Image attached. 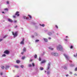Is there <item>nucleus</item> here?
I'll list each match as a JSON object with an SVG mask.
<instances>
[{
  "mask_svg": "<svg viewBox=\"0 0 77 77\" xmlns=\"http://www.w3.org/2000/svg\"><path fill=\"white\" fill-rule=\"evenodd\" d=\"M19 14V12L18 11H17L15 14V15H17V17H19L20 16V14Z\"/></svg>",
  "mask_w": 77,
  "mask_h": 77,
  "instance_id": "7",
  "label": "nucleus"
},
{
  "mask_svg": "<svg viewBox=\"0 0 77 77\" xmlns=\"http://www.w3.org/2000/svg\"><path fill=\"white\" fill-rule=\"evenodd\" d=\"M9 66H6L5 69H6L7 68H9Z\"/></svg>",
  "mask_w": 77,
  "mask_h": 77,
  "instance_id": "15",
  "label": "nucleus"
},
{
  "mask_svg": "<svg viewBox=\"0 0 77 77\" xmlns=\"http://www.w3.org/2000/svg\"><path fill=\"white\" fill-rule=\"evenodd\" d=\"M50 69V66H48L47 68V69L48 70Z\"/></svg>",
  "mask_w": 77,
  "mask_h": 77,
  "instance_id": "21",
  "label": "nucleus"
},
{
  "mask_svg": "<svg viewBox=\"0 0 77 77\" xmlns=\"http://www.w3.org/2000/svg\"><path fill=\"white\" fill-rule=\"evenodd\" d=\"M70 74H72V72H70Z\"/></svg>",
  "mask_w": 77,
  "mask_h": 77,
  "instance_id": "55",
  "label": "nucleus"
},
{
  "mask_svg": "<svg viewBox=\"0 0 77 77\" xmlns=\"http://www.w3.org/2000/svg\"><path fill=\"white\" fill-rule=\"evenodd\" d=\"M51 54L52 56H58V54L56 53L52 52Z\"/></svg>",
  "mask_w": 77,
  "mask_h": 77,
  "instance_id": "3",
  "label": "nucleus"
},
{
  "mask_svg": "<svg viewBox=\"0 0 77 77\" xmlns=\"http://www.w3.org/2000/svg\"><path fill=\"white\" fill-rule=\"evenodd\" d=\"M39 61H41V58L39 57Z\"/></svg>",
  "mask_w": 77,
  "mask_h": 77,
  "instance_id": "30",
  "label": "nucleus"
},
{
  "mask_svg": "<svg viewBox=\"0 0 77 77\" xmlns=\"http://www.w3.org/2000/svg\"><path fill=\"white\" fill-rule=\"evenodd\" d=\"M55 27H56L57 29H58V26L57 25H55Z\"/></svg>",
  "mask_w": 77,
  "mask_h": 77,
  "instance_id": "34",
  "label": "nucleus"
},
{
  "mask_svg": "<svg viewBox=\"0 0 77 77\" xmlns=\"http://www.w3.org/2000/svg\"><path fill=\"white\" fill-rule=\"evenodd\" d=\"M73 48V46L72 45L70 46V48L72 49Z\"/></svg>",
  "mask_w": 77,
  "mask_h": 77,
  "instance_id": "29",
  "label": "nucleus"
},
{
  "mask_svg": "<svg viewBox=\"0 0 77 77\" xmlns=\"http://www.w3.org/2000/svg\"><path fill=\"white\" fill-rule=\"evenodd\" d=\"M64 56H65L66 59L67 60H69V58H68V55H66L65 54H64Z\"/></svg>",
  "mask_w": 77,
  "mask_h": 77,
  "instance_id": "4",
  "label": "nucleus"
},
{
  "mask_svg": "<svg viewBox=\"0 0 77 77\" xmlns=\"http://www.w3.org/2000/svg\"><path fill=\"white\" fill-rule=\"evenodd\" d=\"M7 35H5L4 37H3V38H5L6 37Z\"/></svg>",
  "mask_w": 77,
  "mask_h": 77,
  "instance_id": "39",
  "label": "nucleus"
},
{
  "mask_svg": "<svg viewBox=\"0 0 77 77\" xmlns=\"http://www.w3.org/2000/svg\"><path fill=\"white\" fill-rule=\"evenodd\" d=\"M57 50H60L62 49V47L60 45H59L57 48Z\"/></svg>",
  "mask_w": 77,
  "mask_h": 77,
  "instance_id": "2",
  "label": "nucleus"
},
{
  "mask_svg": "<svg viewBox=\"0 0 77 77\" xmlns=\"http://www.w3.org/2000/svg\"><path fill=\"white\" fill-rule=\"evenodd\" d=\"M34 58L35 59H36L37 58V55L35 54V56H34Z\"/></svg>",
  "mask_w": 77,
  "mask_h": 77,
  "instance_id": "16",
  "label": "nucleus"
},
{
  "mask_svg": "<svg viewBox=\"0 0 77 77\" xmlns=\"http://www.w3.org/2000/svg\"><path fill=\"white\" fill-rule=\"evenodd\" d=\"M64 68L65 69H67V68H66V67H65Z\"/></svg>",
  "mask_w": 77,
  "mask_h": 77,
  "instance_id": "32",
  "label": "nucleus"
},
{
  "mask_svg": "<svg viewBox=\"0 0 77 77\" xmlns=\"http://www.w3.org/2000/svg\"><path fill=\"white\" fill-rule=\"evenodd\" d=\"M4 53H5V54H8L9 53V51L8 50H6L4 52Z\"/></svg>",
  "mask_w": 77,
  "mask_h": 77,
  "instance_id": "5",
  "label": "nucleus"
},
{
  "mask_svg": "<svg viewBox=\"0 0 77 77\" xmlns=\"http://www.w3.org/2000/svg\"><path fill=\"white\" fill-rule=\"evenodd\" d=\"M12 33L13 35H14V38H15V37L17 36V35H18V32H15L14 33V32H12Z\"/></svg>",
  "mask_w": 77,
  "mask_h": 77,
  "instance_id": "1",
  "label": "nucleus"
},
{
  "mask_svg": "<svg viewBox=\"0 0 77 77\" xmlns=\"http://www.w3.org/2000/svg\"><path fill=\"white\" fill-rule=\"evenodd\" d=\"M14 72V70L13 71Z\"/></svg>",
  "mask_w": 77,
  "mask_h": 77,
  "instance_id": "58",
  "label": "nucleus"
},
{
  "mask_svg": "<svg viewBox=\"0 0 77 77\" xmlns=\"http://www.w3.org/2000/svg\"><path fill=\"white\" fill-rule=\"evenodd\" d=\"M48 34L49 35H51V33L49 32L48 33Z\"/></svg>",
  "mask_w": 77,
  "mask_h": 77,
  "instance_id": "27",
  "label": "nucleus"
},
{
  "mask_svg": "<svg viewBox=\"0 0 77 77\" xmlns=\"http://www.w3.org/2000/svg\"><path fill=\"white\" fill-rule=\"evenodd\" d=\"M48 39H51V37H49Z\"/></svg>",
  "mask_w": 77,
  "mask_h": 77,
  "instance_id": "49",
  "label": "nucleus"
},
{
  "mask_svg": "<svg viewBox=\"0 0 77 77\" xmlns=\"http://www.w3.org/2000/svg\"><path fill=\"white\" fill-rule=\"evenodd\" d=\"M24 38H23L22 41L20 42V44H24Z\"/></svg>",
  "mask_w": 77,
  "mask_h": 77,
  "instance_id": "6",
  "label": "nucleus"
},
{
  "mask_svg": "<svg viewBox=\"0 0 77 77\" xmlns=\"http://www.w3.org/2000/svg\"><path fill=\"white\" fill-rule=\"evenodd\" d=\"M21 54H24V52H22L21 53Z\"/></svg>",
  "mask_w": 77,
  "mask_h": 77,
  "instance_id": "44",
  "label": "nucleus"
},
{
  "mask_svg": "<svg viewBox=\"0 0 77 77\" xmlns=\"http://www.w3.org/2000/svg\"><path fill=\"white\" fill-rule=\"evenodd\" d=\"M44 40L45 42H47V39L46 38H44Z\"/></svg>",
  "mask_w": 77,
  "mask_h": 77,
  "instance_id": "19",
  "label": "nucleus"
},
{
  "mask_svg": "<svg viewBox=\"0 0 77 77\" xmlns=\"http://www.w3.org/2000/svg\"><path fill=\"white\" fill-rule=\"evenodd\" d=\"M20 66L22 68H23L24 67V66Z\"/></svg>",
  "mask_w": 77,
  "mask_h": 77,
  "instance_id": "36",
  "label": "nucleus"
},
{
  "mask_svg": "<svg viewBox=\"0 0 77 77\" xmlns=\"http://www.w3.org/2000/svg\"><path fill=\"white\" fill-rule=\"evenodd\" d=\"M4 10L5 11H8V9L7 8H5L4 9Z\"/></svg>",
  "mask_w": 77,
  "mask_h": 77,
  "instance_id": "22",
  "label": "nucleus"
},
{
  "mask_svg": "<svg viewBox=\"0 0 77 77\" xmlns=\"http://www.w3.org/2000/svg\"><path fill=\"white\" fill-rule=\"evenodd\" d=\"M2 14H5V12L3 11L2 12Z\"/></svg>",
  "mask_w": 77,
  "mask_h": 77,
  "instance_id": "52",
  "label": "nucleus"
},
{
  "mask_svg": "<svg viewBox=\"0 0 77 77\" xmlns=\"http://www.w3.org/2000/svg\"><path fill=\"white\" fill-rule=\"evenodd\" d=\"M8 21L11 22V23H12V22H13V20L11 19H8Z\"/></svg>",
  "mask_w": 77,
  "mask_h": 77,
  "instance_id": "8",
  "label": "nucleus"
},
{
  "mask_svg": "<svg viewBox=\"0 0 77 77\" xmlns=\"http://www.w3.org/2000/svg\"><path fill=\"white\" fill-rule=\"evenodd\" d=\"M35 36H37L38 35H37V33H35Z\"/></svg>",
  "mask_w": 77,
  "mask_h": 77,
  "instance_id": "46",
  "label": "nucleus"
},
{
  "mask_svg": "<svg viewBox=\"0 0 77 77\" xmlns=\"http://www.w3.org/2000/svg\"><path fill=\"white\" fill-rule=\"evenodd\" d=\"M23 18L24 19H26V20H28V19H29V18H27V17H26V16H24Z\"/></svg>",
  "mask_w": 77,
  "mask_h": 77,
  "instance_id": "12",
  "label": "nucleus"
},
{
  "mask_svg": "<svg viewBox=\"0 0 77 77\" xmlns=\"http://www.w3.org/2000/svg\"><path fill=\"white\" fill-rule=\"evenodd\" d=\"M75 71H77V68H76L75 69Z\"/></svg>",
  "mask_w": 77,
  "mask_h": 77,
  "instance_id": "31",
  "label": "nucleus"
},
{
  "mask_svg": "<svg viewBox=\"0 0 77 77\" xmlns=\"http://www.w3.org/2000/svg\"><path fill=\"white\" fill-rule=\"evenodd\" d=\"M74 57H76V55H74Z\"/></svg>",
  "mask_w": 77,
  "mask_h": 77,
  "instance_id": "50",
  "label": "nucleus"
},
{
  "mask_svg": "<svg viewBox=\"0 0 77 77\" xmlns=\"http://www.w3.org/2000/svg\"><path fill=\"white\" fill-rule=\"evenodd\" d=\"M23 52L26 51V48H24L23 49Z\"/></svg>",
  "mask_w": 77,
  "mask_h": 77,
  "instance_id": "17",
  "label": "nucleus"
},
{
  "mask_svg": "<svg viewBox=\"0 0 77 77\" xmlns=\"http://www.w3.org/2000/svg\"><path fill=\"white\" fill-rule=\"evenodd\" d=\"M28 16L29 17L30 19H32V16L30 15L29 14L28 15Z\"/></svg>",
  "mask_w": 77,
  "mask_h": 77,
  "instance_id": "13",
  "label": "nucleus"
},
{
  "mask_svg": "<svg viewBox=\"0 0 77 77\" xmlns=\"http://www.w3.org/2000/svg\"><path fill=\"white\" fill-rule=\"evenodd\" d=\"M13 18H15V17H16L14 15V16H13Z\"/></svg>",
  "mask_w": 77,
  "mask_h": 77,
  "instance_id": "40",
  "label": "nucleus"
},
{
  "mask_svg": "<svg viewBox=\"0 0 77 77\" xmlns=\"http://www.w3.org/2000/svg\"><path fill=\"white\" fill-rule=\"evenodd\" d=\"M1 68L2 69H4V68H5V67L3 66L1 67Z\"/></svg>",
  "mask_w": 77,
  "mask_h": 77,
  "instance_id": "20",
  "label": "nucleus"
},
{
  "mask_svg": "<svg viewBox=\"0 0 77 77\" xmlns=\"http://www.w3.org/2000/svg\"><path fill=\"white\" fill-rule=\"evenodd\" d=\"M46 62V61L45 60H44L43 61H42L41 62V63H45Z\"/></svg>",
  "mask_w": 77,
  "mask_h": 77,
  "instance_id": "9",
  "label": "nucleus"
},
{
  "mask_svg": "<svg viewBox=\"0 0 77 77\" xmlns=\"http://www.w3.org/2000/svg\"><path fill=\"white\" fill-rule=\"evenodd\" d=\"M74 66V65H73V66Z\"/></svg>",
  "mask_w": 77,
  "mask_h": 77,
  "instance_id": "59",
  "label": "nucleus"
},
{
  "mask_svg": "<svg viewBox=\"0 0 77 77\" xmlns=\"http://www.w3.org/2000/svg\"><path fill=\"white\" fill-rule=\"evenodd\" d=\"M76 56H77V55H76Z\"/></svg>",
  "mask_w": 77,
  "mask_h": 77,
  "instance_id": "57",
  "label": "nucleus"
},
{
  "mask_svg": "<svg viewBox=\"0 0 77 77\" xmlns=\"http://www.w3.org/2000/svg\"><path fill=\"white\" fill-rule=\"evenodd\" d=\"M39 40H35V42H39Z\"/></svg>",
  "mask_w": 77,
  "mask_h": 77,
  "instance_id": "28",
  "label": "nucleus"
},
{
  "mask_svg": "<svg viewBox=\"0 0 77 77\" xmlns=\"http://www.w3.org/2000/svg\"><path fill=\"white\" fill-rule=\"evenodd\" d=\"M25 59V57H23L21 58V59H22V60H24V59Z\"/></svg>",
  "mask_w": 77,
  "mask_h": 77,
  "instance_id": "18",
  "label": "nucleus"
},
{
  "mask_svg": "<svg viewBox=\"0 0 77 77\" xmlns=\"http://www.w3.org/2000/svg\"><path fill=\"white\" fill-rule=\"evenodd\" d=\"M16 62L17 63H20V61L19 60H17L16 61Z\"/></svg>",
  "mask_w": 77,
  "mask_h": 77,
  "instance_id": "11",
  "label": "nucleus"
},
{
  "mask_svg": "<svg viewBox=\"0 0 77 77\" xmlns=\"http://www.w3.org/2000/svg\"><path fill=\"white\" fill-rule=\"evenodd\" d=\"M29 67H31V66H32V65L31 64H29Z\"/></svg>",
  "mask_w": 77,
  "mask_h": 77,
  "instance_id": "35",
  "label": "nucleus"
},
{
  "mask_svg": "<svg viewBox=\"0 0 77 77\" xmlns=\"http://www.w3.org/2000/svg\"><path fill=\"white\" fill-rule=\"evenodd\" d=\"M17 26H15V27H14V28H17Z\"/></svg>",
  "mask_w": 77,
  "mask_h": 77,
  "instance_id": "45",
  "label": "nucleus"
},
{
  "mask_svg": "<svg viewBox=\"0 0 77 77\" xmlns=\"http://www.w3.org/2000/svg\"><path fill=\"white\" fill-rule=\"evenodd\" d=\"M17 77H19V76H17Z\"/></svg>",
  "mask_w": 77,
  "mask_h": 77,
  "instance_id": "56",
  "label": "nucleus"
},
{
  "mask_svg": "<svg viewBox=\"0 0 77 77\" xmlns=\"http://www.w3.org/2000/svg\"><path fill=\"white\" fill-rule=\"evenodd\" d=\"M32 65L33 66H35V64L33 63H32Z\"/></svg>",
  "mask_w": 77,
  "mask_h": 77,
  "instance_id": "26",
  "label": "nucleus"
},
{
  "mask_svg": "<svg viewBox=\"0 0 77 77\" xmlns=\"http://www.w3.org/2000/svg\"><path fill=\"white\" fill-rule=\"evenodd\" d=\"M74 75H75V76H77V74H74Z\"/></svg>",
  "mask_w": 77,
  "mask_h": 77,
  "instance_id": "43",
  "label": "nucleus"
},
{
  "mask_svg": "<svg viewBox=\"0 0 77 77\" xmlns=\"http://www.w3.org/2000/svg\"><path fill=\"white\" fill-rule=\"evenodd\" d=\"M2 40H3V39H0V42L2 41Z\"/></svg>",
  "mask_w": 77,
  "mask_h": 77,
  "instance_id": "47",
  "label": "nucleus"
},
{
  "mask_svg": "<svg viewBox=\"0 0 77 77\" xmlns=\"http://www.w3.org/2000/svg\"><path fill=\"white\" fill-rule=\"evenodd\" d=\"M14 23H17V20H14Z\"/></svg>",
  "mask_w": 77,
  "mask_h": 77,
  "instance_id": "42",
  "label": "nucleus"
},
{
  "mask_svg": "<svg viewBox=\"0 0 77 77\" xmlns=\"http://www.w3.org/2000/svg\"><path fill=\"white\" fill-rule=\"evenodd\" d=\"M14 66L16 68H19V66H18L15 65Z\"/></svg>",
  "mask_w": 77,
  "mask_h": 77,
  "instance_id": "10",
  "label": "nucleus"
},
{
  "mask_svg": "<svg viewBox=\"0 0 77 77\" xmlns=\"http://www.w3.org/2000/svg\"><path fill=\"white\" fill-rule=\"evenodd\" d=\"M32 60H31V62H32Z\"/></svg>",
  "mask_w": 77,
  "mask_h": 77,
  "instance_id": "54",
  "label": "nucleus"
},
{
  "mask_svg": "<svg viewBox=\"0 0 77 77\" xmlns=\"http://www.w3.org/2000/svg\"><path fill=\"white\" fill-rule=\"evenodd\" d=\"M68 75H69L68 74H67V75H66V77H68Z\"/></svg>",
  "mask_w": 77,
  "mask_h": 77,
  "instance_id": "48",
  "label": "nucleus"
},
{
  "mask_svg": "<svg viewBox=\"0 0 77 77\" xmlns=\"http://www.w3.org/2000/svg\"><path fill=\"white\" fill-rule=\"evenodd\" d=\"M47 74H48V75L50 74V72L49 71H48L47 72Z\"/></svg>",
  "mask_w": 77,
  "mask_h": 77,
  "instance_id": "33",
  "label": "nucleus"
},
{
  "mask_svg": "<svg viewBox=\"0 0 77 77\" xmlns=\"http://www.w3.org/2000/svg\"><path fill=\"white\" fill-rule=\"evenodd\" d=\"M0 75H3V73H2V72H1Z\"/></svg>",
  "mask_w": 77,
  "mask_h": 77,
  "instance_id": "38",
  "label": "nucleus"
},
{
  "mask_svg": "<svg viewBox=\"0 0 77 77\" xmlns=\"http://www.w3.org/2000/svg\"><path fill=\"white\" fill-rule=\"evenodd\" d=\"M48 66H50V63H48Z\"/></svg>",
  "mask_w": 77,
  "mask_h": 77,
  "instance_id": "41",
  "label": "nucleus"
},
{
  "mask_svg": "<svg viewBox=\"0 0 77 77\" xmlns=\"http://www.w3.org/2000/svg\"><path fill=\"white\" fill-rule=\"evenodd\" d=\"M7 4H9V2H8V1H7Z\"/></svg>",
  "mask_w": 77,
  "mask_h": 77,
  "instance_id": "37",
  "label": "nucleus"
},
{
  "mask_svg": "<svg viewBox=\"0 0 77 77\" xmlns=\"http://www.w3.org/2000/svg\"><path fill=\"white\" fill-rule=\"evenodd\" d=\"M2 56L3 57H5V56H6V54H4L2 55Z\"/></svg>",
  "mask_w": 77,
  "mask_h": 77,
  "instance_id": "25",
  "label": "nucleus"
},
{
  "mask_svg": "<svg viewBox=\"0 0 77 77\" xmlns=\"http://www.w3.org/2000/svg\"><path fill=\"white\" fill-rule=\"evenodd\" d=\"M66 38H68V36H66Z\"/></svg>",
  "mask_w": 77,
  "mask_h": 77,
  "instance_id": "53",
  "label": "nucleus"
},
{
  "mask_svg": "<svg viewBox=\"0 0 77 77\" xmlns=\"http://www.w3.org/2000/svg\"><path fill=\"white\" fill-rule=\"evenodd\" d=\"M40 70H43V69H44V68L42 67H40Z\"/></svg>",
  "mask_w": 77,
  "mask_h": 77,
  "instance_id": "23",
  "label": "nucleus"
},
{
  "mask_svg": "<svg viewBox=\"0 0 77 77\" xmlns=\"http://www.w3.org/2000/svg\"><path fill=\"white\" fill-rule=\"evenodd\" d=\"M40 26H42V27H44L45 26V25H44V24H43L42 25H41V24H40Z\"/></svg>",
  "mask_w": 77,
  "mask_h": 77,
  "instance_id": "14",
  "label": "nucleus"
},
{
  "mask_svg": "<svg viewBox=\"0 0 77 77\" xmlns=\"http://www.w3.org/2000/svg\"><path fill=\"white\" fill-rule=\"evenodd\" d=\"M49 49H50L51 50H53V48H51L50 47H49L48 48Z\"/></svg>",
  "mask_w": 77,
  "mask_h": 77,
  "instance_id": "24",
  "label": "nucleus"
},
{
  "mask_svg": "<svg viewBox=\"0 0 77 77\" xmlns=\"http://www.w3.org/2000/svg\"><path fill=\"white\" fill-rule=\"evenodd\" d=\"M32 38H34V36L32 35Z\"/></svg>",
  "mask_w": 77,
  "mask_h": 77,
  "instance_id": "51",
  "label": "nucleus"
}]
</instances>
